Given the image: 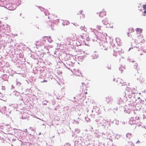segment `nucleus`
<instances>
[{
	"mask_svg": "<svg viewBox=\"0 0 146 146\" xmlns=\"http://www.w3.org/2000/svg\"><path fill=\"white\" fill-rule=\"evenodd\" d=\"M101 27L100 26L97 25L96 26V29L98 31L99 30L100 31L101 30Z\"/></svg>",
	"mask_w": 146,
	"mask_h": 146,
	"instance_id": "11",
	"label": "nucleus"
},
{
	"mask_svg": "<svg viewBox=\"0 0 146 146\" xmlns=\"http://www.w3.org/2000/svg\"><path fill=\"white\" fill-rule=\"evenodd\" d=\"M137 142L140 143V141H139V140H138L137 142L136 143H137Z\"/></svg>",
	"mask_w": 146,
	"mask_h": 146,
	"instance_id": "17",
	"label": "nucleus"
},
{
	"mask_svg": "<svg viewBox=\"0 0 146 146\" xmlns=\"http://www.w3.org/2000/svg\"><path fill=\"white\" fill-rule=\"evenodd\" d=\"M126 136L127 137L130 139L132 137V135L131 133H128L126 134Z\"/></svg>",
	"mask_w": 146,
	"mask_h": 146,
	"instance_id": "7",
	"label": "nucleus"
},
{
	"mask_svg": "<svg viewBox=\"0 0 146 146\" xmlns=\"http://www.w3.org/2000/svg\"><path fill=\"white\" fill-rule=\"evenodd\" d=\"M143 8L144 10H146V4L143 5Z\"/></svg>",
	"mask_w": 146,
	"mask_h": 146,
	"instance_id": "13",
	"label": "nucleus"
},
{
	"mask_svg": "<svg viewBox=\"0 0 146 146\" xmlns=\"http://www.w3.org/2000/svg\"><path fill=\"white\" fill-rule=\"evenodd\" d=\"M113 24L112 23H109V25H108L107 27L108 28H113Z\"/></svg>",
	"mask_w": 146,
	"mask_h": 146,
	"instance_id": "10",
	"label": "nucleus"
},
{
	"mask_svg": "<svg viewBox=\"0 0 146 146\" xmlns=\"http://www.w3.org/2000/svg\"><path fill=\"white\" fill-rule=\"evenodd\" d=\"M142 80H143V81H144V80H143V78H142Z\"/></svg>",
	"mask_w": 146,
	"mask_h": 146,
	"instance_id": "20",
	"label": "nucleus"
},
{
	"mask_svg": "<svg viewBox=\"0 0 146 146\" xmlns=\"http://www.w3.org/2000/svg\"><path fill=\"white\" fill-rule=\"evenodd\" d=\"M128 32L127 33L128 34V36H129L130 35L131 36V35H129V34H131L133 32H134V29H133L132 28H129L128 29Z\"/></svg>",
	"mask_w": 146,
	"mask_h": 146,
	"instance_id": "4",
	"label": "nucleus"
},
{
	"mask_svg": "<svg viewBox=\"0 0 146 146\" xmlns=\"http://www.w3.org/2000/svg\"><path fill=\"white\" fill-rule=\"evenodd\" d=\"M136 31L137 34H140L142 32V29L140 28H137Z\"/></svg>",
	"mask_w": 146,
	"mask_h": 146,
	"instance_id": "6",
	"label": "nucleus"
},
{
	"mask_svg": "<svg viewBox=\"0 0 146 146\" xmlns=\"http://www.w3.org/2000/svg\"><path fill=\"white\" fill-rule=\"evenodd\" d=\"M117 84L118 85H122V83L121 82V80L120 79H118L117 80Z\"/></svg>",
	"mask_w": 146,
	"mask_h": 146,
	"instance_id": "8",
	"label": "nucleus"
},
{
	"mask_svg": "<svg viewBox=\"0 0 146 146\" xmlns=\"http://www.w3.org/2000/svg\"><path fill=\"white\" fill-rule=\"evenodd\" d=\"M3 5L1 4L2 3L0 1V6L4 7L6 9L10 11L15 10L17 5L21 3L20 0H3Z\"/></svg>",
	"mask_w": 146,
	"mask_h": 146,
	"instance_id": "1",
	"label": "nucleus"
},
{
	"mask_svg": "<svg viewBox=\"0 0 146 146\" xmlns=\"http://www.w3.org/2000/svg\"><path fill=\"white\" fill-rule=\"evenodd\" d=\"M75 35H75V34L74 35H73V36H75Z\"/></svg>",
	"mask_w": 146,
	"mask_h": 146,
	"instance_id": "21",
	"label": "nucleus"
},
{
	"mask_svg": "<svg viewBox=\"0 0 146 146\" xmlns=\"http://www.w3.org/2000/svg\"><path fill=\"white\" fill-rule=\"evenodd\" d=\"M47 80H44L42 81L41 82H47Z\"/></svg>",
	"mask_w": 146,
	"mask_h": 146,
	"instance_id": "14",
	"label": "nucleus"
},
{
	"mask_svg": "<svg viewBox=\"0 0 146 146\" xmlns=\"http://www.w3.org/2000/svg\"><path fill=\"white\" fill-rule=\"evenodd\" d=\"M87 94V92H85V94Z\"/></svg>",
	"mask_w": 146,
	"mask_h": 146,
	"instance_id": "19",
	"label": "nucleus"
},
{
	"mask_svg": "<svg viewBox=\"0 0 146 146\" xmlns=\"http://www.w3.org/2000/svg\"><path fill=\"white\" fill-rule=\"evenodd\" d=\"M106 101L108 103L111 102L113 101V99L111 96H108L106 98Z\"/></svg>",
	"mask_w": 146,
	"mask_h": 146,
	"instance_id": "2",
	"label": "nucleus"
},
{
	"mask_svg": "<svg viewBox=\"0 0 146 146\" xmlns=\"http://www.w3.org/2000/svg\"><path fill=\"white\" fill-rule=\"evenodd\" d=\"M78 15H82L83 17L84 18V17H85L84 14L83 12L82 11H80L79 13L78 14Z\"/></svg>",
	"mask_w": 146,
	"mask_h": 146,
	"instance_id": "9",
	"label": "nucleus"
},
{
	"mask_svg": "<svg viewBox=\"0 0 146 146\" xmlns=\"http://www.w3.org/2000/svg\"><path fill=\"white\" fill-rule=\"evenodd\" d=\"M103 24L106 26L107 27L108 25H109V23L107 19H105L103 21Z\"/></svg>",
	"mask_w": 146,
	"mask_h": 146,
	"instance_id": "5",
	"label": "nucleus"
},
{
	"mask_svg": "<svg viewBox=\"0 0 146 146\" xmlns=\"http://www.w3.org/2000/svg\"><path fill=\"white\" fill-rule=\"evenodd\" d=\"M137 64H135V66H134V68H135L136 69L138 70V68H137Z\"/></svg>",
	"mask_w": 146,
	"mask_h": 146,
	"instance_id": "12",
	"label": "nucleus"
},
{
	"mask_svg": "<svg viewBox=\"0 0 146 146\" xmlns=\"http://www.w3.org/2000/svg\"><path fill=\"white\" fill-rule=\"evenodd\" d=\"M103 35L104 36H107V34H106V33H105Z\"/></svg>",
	"mask_w": 146,
	"mask_h": 146,
	"instance_id": "15",
	"label": "nucleus"
},
{
	"mask_svg": "<svg viewBox=\"0 0 146 146\" xmlns=\"http://www.w3.org/2000/svg\"><path fill=\"white\" fill-rule=\"evenodd\" d=\"M106 15V12L105 11L103 10L100 12L99 16L101 17H103L105 16Z\"/></svg>",
	"mask_w": 146,
	"mask_h": 146,
	"instance_id": "3",
	"label": "nucleus"
},
{
	"mask_svg": "<svg viewBox=\"0 0 146 146\" xmlns=\"http://www.w3.org/2000/svg\"><path fill=\"white\" fill-rule=\"evenodd\" d=\"M109 69H110L111 68V66H110L109 68H108Z\"/></svg>",
	"mask_w": 146,
	"mask_h": 146,
	"instance_id": "18",
	"label": "nucleus"
},
{
	"mask_svg": "<svg viewBox=\"0 0 146 146\" xmlns=\"http://www.w3.org/2000/svg\"><path fill=\"white\" fill-rule=\"evenodd\" d=\"M144 13L146 14V11H145L144 12Z\"/></svg>",
	"mask_w": 146,
	"mask_h": 146,
	"instance_id": "16",
	"label": "nucleus"
}]
</instances>
